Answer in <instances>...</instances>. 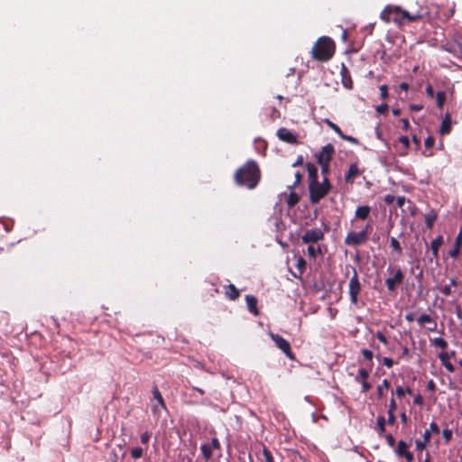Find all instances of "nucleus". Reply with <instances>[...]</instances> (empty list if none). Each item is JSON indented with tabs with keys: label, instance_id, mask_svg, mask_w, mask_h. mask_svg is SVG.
Here are the masks:
<instances>
[{
	"label": "nucleus",
	"instance_id": "1",
	"mask_svg": "<svg viewBox=\"0 0 462 462\" xmlns=\"http://www.w3.org/2000/svg\"><path fill=\"white\" fill-rule=\"evenodd\" d=\"M429 17V12L420 7L415 12L402 9L400 6L386 5L380 14V18L385 23H394L399 27L406 23H412Z\"/></svg>",
	"mask_w": 462,
	"mask_h": 462
},
{
	"label": "nucleus",
	"instance_id": "2",
	"mask_svg": "<svg viewBox=\"0 0 462 462\" xmlns=\"http://www.w3.org/2000/svg\"><path fill=\"white\" fill-rule=\"evenodd\" d=\"M234 180L239 186L246 187L249 189H254L261 180V171L254 160H247L245 163L238 168Z\"/></svg>",
	"mask_w": 462,
	"mask_h": 462
},
{
	"label": "nucleus",
	"instance_id": "3",
	"mask_svg": "<svg viewBox=\"0 0 462 462\" xmlns=\"http://www.w3.org/2000/svg\"><path fill=\"white\" fill-rule=\"evenodd\" d=\"M335 53V42L327 36H322L314 43L311 51L312 58L319 61L329 60Z\"/></svg>",
	"mask_w": 462,
	"mask_h": 462
},
{
	"label": "nucleus",
	"instance_id": "4",
	"mask_svg": "<svg viewBox=\"0 0 462 462\" xmlns=\"http://www.w3.org/2000/svg\"><path fill=\"white\" fill-rule=\"evenodd\" d=\"M331 189V184L328 177L323 178L320 183L319 180L309 183L310 201L311 204L319 203L325 198Z\"/></svg>",
	"mask_w": 462,
	"mask_h": 462
},
{
	"label": "nucleus",
	"instance_id": "5",
	"mask_svg": "<svg viewBox=\"0 0 462 462\" xmlns=\"http://www.w3.org/2000/svg\"><path fill=\"white\" fill-rule=\"evenodd\" d=\"M369 226V225H366L365 228L360 232H349L345 238V244L347 245L358 246L365 243L368 239Z\"/></svg>",
	"mask_w": 462,
	"mask_h": 462
},
{
	"label": "nucleus",
	"instance_id": "6",
	"mask_svg": "<svg viewBox=\"0 0 462 462\" xmlns=\"http://www.w3.org/2000/svg\"><path fill=\"white\" fill-rule=\"evenodd\" d=\"M348 288L350 301L352 304L356 305L361 292V283L356 268H353V276L350 278Z\"/></svg>",
	"mask_w": 462,
	"mask_h": 462
},
{
	"label": "nucleus",
	"instance_id": "7",
	"mask_svg": "<svg viewBox=\"0 0 462 462\" xmlns=\"http://www.w3.org/2000/svg\"><path fill=\"white\" fill-rule=\"evenodd\" d=\"M271 338L275 343V346L279 349H281L289 359H291V360L295 359V355L291 351V344L289 343L288 340H286L282 336H280L278 334H273V333L271 334Z\"/></svg>",
	"mask_w": 462,
	"mask_h": 462
},
{
	"label": "nucleus",
	"instance_id": "8",
	"mask_svg": "<svg viewBox=\"0 0 462 462\" xmlns=\"http://www.w3.org/2000/svg\"><path fill=\"white\" fill-rule=\"evenodd\" d=\"M324 239V232L320 228H312L305 231L301 236L303 244L314 245Z\"/></svg>",
	"mask_w": 462,
	"mask_h": 462
},
{
	"label": "nucleus",
	"instance_id": "9",
	"mask_svg": "<svg viewBox=\"0 0 462 462\" xmlns=\"http://www.w3.org/2000/svg\"><path fill=\"white\" fill-rule=\"evenodd\" d=\"M404 280V273L400 267L394 268V273L392 277L385 280L387 290L391 292L394 291L398 285L402 284Z\"/></svg>",
	"mask_w": 462,
	"mask_h": 462
},
{
	"label": "nucleus",
	"instance_id": "10",
	"mask_svg": "<svg viewBox=\"0 0 462 462\" xmlns=\"http://www.w3.org/2000/svg\"><path fill=\"white\" fill-rule=\"evenodd\" d=\"M335 153V148L331 143H328L321 148V150L316 154L317 162L319 164L330 163L333 155Z\"/></svg>",
	"mask_w": 462,
	"mask_h": 462
},
{
	"label": "nucleus",
	"instance_id": "11",
	"mask_svg": "<svg viewBox=\"0 0 462 462\" xmlns=\"http://www.w3.org/2000/svg\"><path fill=\"white\" fill-rule=\"evenodd\" d=\"M277 137L287 143L297 144V136L285 127H281L277 130Z\"/></svg>",
	"mask_w": 462,
	"mask_h": 462
},
{
	"label": "nucleus",
	"instance_id": "12",
	"mask_svg": "<svg viewBox=\"0 0 462 462\" xmlns=\"http://www.w3.org/2000/svg\"><path fill=\"white\" fill-rule=\"evenodd\" d=\"M408 448L409 446L405 441L400 440L397 444L395 453L399 457H404L407 462H412L413 454L408 450Z\"/></svg>",
	"mask_w": 462,
	"mask_h": 462
},
{
	"label": "nucleus",
	"instance_id": "13",
	"mask_svg": "<svg viewBox=\"0 0 462 462\" xmlns=\"http://www.w3.org/2000/svg\"><path fill=\"white\" fill-rule=\"evenodd\" d=\"M417 321L420 326H425L426 324H428L429 326L426 327V328L430 332L437 330V321L429 314H421L417 319Z\"/></svg>",
	"mask_w": 462,
	"mask_h": 462
},
{
	"label": "nucleus",
	"instance_id": "14",
	"mask_svg": "<svg viewBox=\"0 0 462 462\" xmlns=\"http://www.w3.org/2000/svg\"><path fill=\"white\" fill-rule=\"evenodd\" d=\"M361 174L362 171L359 170L358 164L356 162L352 163L345 175V180L347 183H353L355 179L360 176Z\"/></svg>",
	"mask_w": 462,
	"mask_h": 462
},
{
	"label": "nucleus",
	"instance_id": "15",
	"mask_svg": "<svg viewBox=\"0 0 462 462\" xmlns=\"http://www.w3.org/2000/svg\"><path fill=\"white\" fill-rule=\"evenodd\" d=\"M461 247H462V228L460 229L459 233L457 234V236L455 239L453 248L449 251L448 255L453 259H457L460 254Z\"/></svg>",
	"mask_w": 462,
	"mask_h": 462
},
{
	"label": "nucleus",
	"instance_id": "16",
	"mask_svg": "<svg viewBox=\"0 0 462 462\" xmlns=\"http://www.w3.org/2000/svg\"><path fill=\"white\" fill-rule=\"evenodd\" d=\"M224 290L226 297L230 300H236L240 297V291L234 284L225 285Z\"/></svg>",
	"mask_w": 462,
	"mask_h": 462
},
{
	"label": "nucleus",
	"instance_id": "17",
	"mask_svg": "<svg viewBox=\"0 0 462 462\" xmlns=\"http://www.w3.org/2000/svg\"><path fill=\"white\" fill-rule=\"evenodd\" d=\"M451 125H452L451 115L448 112H447L442 122H441V125L439 128V134L441 135L448 134L451 131Z\"/></svg>",
	"mask_w": 462,
	"mask_h": 462
},
{
	"label": "nucleus",
	"instance_id": "18",
	"mask_svg": "<svg viewBox=\"0 0 462 462\" xmlns=\"http://www.w3.org/2000/svg\"><path fill=\"white\" fill-rule=\"evenodd\" d=\"M245 301L247 304L248 310L253 313L254 315L257 316L259 314V310L257 308V299L256 297L253 295H246L245 296Z\"/></svg>",
	"mask_w": 462,
	"mask_h": 462
},
{
	"label": "nucleus",
	"instance_id": "19",
	"mask_svg": "<svg viewBox=\"0 0 462 462\" xmlns=\"http://www.w3.org/2000/svg\"><path fill=\"white\" fill-rule=\"evenodd\" d=\"M444 238L442 236H438L435 239H433L430 243V250L434 258L439 257V247L443 245Z\"/></svg>",
	"mask_w": 462,
	"mask_h": 462
},
{
	"label": "nucleus",
	"instance_id": "20",
	"mask_svg": "<svg viewBox=\"0 0 462 462\" xmlns=\"http://www.w3.org/2000/svg\"><path fill=\"white\" fill-rule=\"evenodd\" d=\"M371 212V208L367 205L359 206L355 212V217L360 220H365Z\"/></svg>",
	"mask_w": 462,
	"mask_h": 462
},
{
	"label": "nucleus",
	"instance_id": "21",
	"mask_svg": "<svg viewBox=\"0 0 462 462\" xmlns=\"http://www.w3.org/2000/svg\"><path fill=\"white\" fill-rule=\"evenodd\" d=\"M439 358L441 362V365L450 373L455 371V366L451 364L450 359H448V352L442 351L439 354Z\"/></svg>",
	"mask_w": 462,
	"mask_h": 462
},
{
	"label": "nucleus",
	"instance_id": "22",
	"mask_svg": "<svg viewBox=\"0 0 462 462\" xmlns=\"http://www.w3.org/2000/svg\"><path fill=\"white\" fill-rule=\"evenodd\" d=\"M448 52L462 57V42H455L443 47Z\"/></svg>",
	"mask_w": 462,
	"mask_h": 462
},
{
	"label": "nucleus",
	"instance_id": "23",
	"mask_svg": "<svg viewBox=\"0 0 462 462\" xmlns=\"http://www.w3.org/2000/svg\"><path fill=\"white\" fill-rule=\"evenodd\" d=\"M438 218V213L435 209H430L428 213L424 215L425 225L427 228L431 229L433 227L434 222Z\"/></svg>",
	"mask_w": 462,
	"mask_h": 462
},
{
	"label": "nucleus",
	"instance_id": "24",
	"mask_svg": "<svg viewBox=\"0 0 462 462\" xmlns=\"http://www.w3.org/2000/svg\"><path fill=\"white\" fill-rule=\"evenodd\" d=\"M307 171L309 174V180L310 182H315L318 181V169L317 167L310 162H308L306 164Z\"/></svg>",
	"mask_w": 462,
	"mask_h": 462
},
{
	"label": "nucleus",
	"instance_id": "25",
	"mask_svg": "<svg viewBox=\"0 0 462 462\" xmlns=\"http://www.w3.org/2000/svg\"><path fill=\"white\" fill-rule=\"evenodd\" d=\"M152 395L154 397V399L158 402L159 405L163 409V410H166L167 407H166V404H165V402H164V399L162 395V393H160L159 389L157 386H154L152 388Z\"/></svg>",
	"mask_w": 462,
	"mask_h": 462
},
{
	"label": "nucleus",
	"instance_id": "26",
	"mask_svg": "<svg viewBox=\"0 0 462 462\" xmlns=\"http://www.w3.org/2000/svg\"><path fill=\"white\" fill-rule=\"evenodd\" d=\"M430 343L431 345L439 347L442 350H446L448 346V342L442 337L430 338Z\"/></svg>",
	"mask_w": 462,
	"mask_h": 462
},
{
	"label": "nucleus",
	"instance_id": "27",
	"mask_svg": "<svg viewBox=\"0 0 462 462\" xmlns=\"http://www.w3.org/2000/svg\"><path fill=\"white\" fill-rule=\"evenodd\" d=\"M389 388H390V382L387 379H383L382 383L379 384L376 388L378 398L382 399L384 396L383 390H388Z\"/></svg>",
	"mask_w": 462,
	"mask_h": 462
},
{
	"label": "nucleus",
	"instance_id": "28",
	"mask_svg": "<svg viewBox=\"0 0 462 462\" xmlns=\"http://www.w3.org/2000/svg\"><path fill=\"white\" fill-rule=\"evenodd\" d=\"M342 74H343V78H342L343 86L348 89L352 88L353 82H352L351 77L349 75H347V76L346 75V74H348V71L345 66L343 67Z\"/></svg>",
	"mask_w": 462,
	"mask_h": 462
},
{
	"label": "nucleus",
	"instance_id": "29",
	"mask_svg": "<svg viewBox=\"0 0 462 462\" xmlns=\"http://www.w3.org/2000/svg\"><path fill=\"white\" fill-rule=\"evenodd\" d=\"M202 456L205 458V460H209L212 457V448L211 445L209 443L203 444L200 448Z\"/></svg>",
	"mask_w": 462,
	"mask_h": 462
},
{
	"label": "nucleus",
	"instance_id": "30",
	"mask_svg": "<svg viewBox=\"0 0 462 462\" xmlns=\"http://www.w3.org/2000/svg\"><path fill=\"white\" fill-rule=\"evenodd\" d=\"M385 424L386 420L383 416H378L376 426H377V431L380 436L385 433Z\"/></svg>",
	"mask_w": 462,
	"mask_h": 462
},
{
	"label": "nucleus",
	"instance_id": "31",
	"mask_svg": "<svg viewBox=\"0 0 462 462\" xmlns=\"http://www.w3.org/2000/svg\"><path fill=\"white\" fill-rule=\"evenodd\" d=\"M320 254H321V249H320L319 245H309L308 254L310 257L316 258Z\"/></svg>",
	"mask_w": 462,
	"mask_h": 462
},
{
	"label": "nucleus",
	"instance_id": "32",
	"mask_svg": "<svg viewBox=\"0 0 462 462\" xmlns=\"http://www.w3.org/2000/svg\"><path fill=\"white\" fill-rule=\"evenodd\" d=\"M369 377V371L365 368H360L358 370V374L356 377V382H364L367 381V378Z\"/></svg>",
	"mask_w": 462,
	"mask_h": 462
},
{
	"label": "nucleus",
	"instance_id": "33",
	"mask_svg": "<svg viewBox=\"0 0 462 462\" xmlns=\"http://www.w3.org/2000/svg\"><path fill=\"white\" fill-rule=\"evenodd\" d=\"M446 101V93L444 91H439L436 94V103L438 108L441 109Z\"/></svg>",
	"mask_w": 462,
	"mask_h": 462
},
{
	"label": "nucleus",
	"instance_id": "34",
	"mask_svg": "<svg viewBox=\"0 0 462 462\" xmlns=\"http://www.w3.org/2000/svg\"><path fill=\"white\" fill-rule=\"evenodd\" d=\"M300 201V197L295 192H291L288 199H287V204L290 208L294 207L298 202Z\"/></svg>",
	"mask_w": 462,
	"mask_h": 462
},
{
	"label": "nucleus",
	"instance_id": "35",
	"mask_svg": "<svg viewBox=\"0 0 462 462\" xmlns=\"http://www.w3.org/2000/svg\"><path fill=\"white\" fill-rule=\"evenodd\" d=\"M390 245L393 251H395L398 254H402V248L401 246L400 242L395 237H391Z\"/></svg>",
	"mask_w": 462,
	"mask_h": 462
},
{
	"label": "nucleus",
	"instance_id": "36",
	"mask_svg": "<svg viewBox=\"0 0 462 462\" xmlns=\"http://www.w3.org/2000/svg\"><path fill=\"white\" fill-rule=\"evenodd\" d=\"M324 123L329 127L331 128L339 137L341 136V134H343V132L341 131L340 127L336 125L335 123H333L331 120L329 119H325L324 120Z\"/></svg>",
	"mask_w": 462,
	"mask_h": 462
},
{
	"label": "nucleus",
	"instance_id": "37",
	"mask_svg": "<svg viewBox=\"0 0 462 462\" xmlns=\"http://www.w3.org/2000/svg\"><path fill=\"white\" fill-rule=\"evenodd\" d=\"M143 449L140 447L134 448L131 450V457L133 459L136 460L143 457Z\"/></svg>",
	"mask_w": 462,
	"mask_h": 462
},
{
	"label": "nucleus",
	"instance_id": "38",
	"mask_svg": "<svg viewBox=\"0 0 462 462\" xmlns=\"http://www.w3.org/2000/svg\"><path fill=\"white\" fill-rule=\"evenodd\" d=\"M306 265H307V263H306L305 259H303L302 257H299L297 259L296 267L300 271V274L303 273V272H304V270L306 268Z\"/></svg>",
	"mask_w": 462,
	"mask_h": 462
},
{
	"label": "nucleus",
	"instance_id": "39",
	"mask_svg": "<svg viewBox=\"0 0 462 462\" xmlns=\"http://www.w3.org/2000/svg\"><path fill=\"white\" fill-rule=\"evenodd\" d=\"M263 456L264 457L265 462H273V455L266 447H263Z\"/></svg>",
	"mask_w": 462,
	"mask_h": 462
},
{
	"label": "nucleus",
	"instance_id": "40",
	"mask_svg": "<svg viewBox=\"0 0 462 462\" xmlns=\"http://www.w3.org/2000/svg\"><path fill=\"white\" fill-rule=\"evenodd\" d=\"M340 138L342 140H345V141H347L353 144H358L359 143V141L356 138V137H353L351 135H346L345 134H342Z\"/></svg>",
	"mask_w": 462,
	"mask_h": 462
},
{
	"label": "nucleus",
	"instance_id": "41",
	"mask_svg": "<svg viewBox=\"0 0 462 462\" xmlns=\"http://www.w3.org/2000/svg\"><path fill=\"white\" fill-rule=\"evenodd\" d=\"M380 89V97L382 99H386L389 96L388 94V86L387 85H382L379 88Z\"/></svg>",
	"mask_w": 462,
	"mask_h": 462
},
{
	"label": "nucleus",
	"instance_id": "42",
	"mask_svg": "<svg viewBox=\"0 0 462 462\" xmlns=\"http://www.w3.org/2000/svg\"><path fill=\"white\" fill-rule=\"evenodd\" d=\"M435 139L433 136L430 135L425 139L424 145L427 149H430L434 146Z\"/></svg>",
	"mask_w": 462,
	"mask_h": 462
},
{
	"label": "nucleus",
	"instance_id": "43",
	"mask_svg": "<svg viewBox=\"0 0 462 462\" xmlns=\"http://www.w3.org/2000/svg\"><path fill=\"white\" fill-rule=\"evenodd\" d=\"M321 168V174L323 177H328V174L329 173L330 170V163H325V164H319Z\"/></svg>",
	"mask_w": 462,
	"mask_h": 462
},
{
	"label": "nucleus",
	"instance_id": "44",
	"mask_svg": "<svg viewBox=\"0 0 462 462\" xmlns=\"http://www.w3.org/2000/svg\"><path fill=\"white\" fill-rule=\"evenodd\" d=\"M388 109H389V106L386 103L379 105L375 108L376 112L380 115L386 113L388 111Z\"/></svg>",
	"mask_w": 462,
	"mask_h": 462
},
{
	"label": "nucleus",
	"instance_id": "45",
	"mask_svg": "<svg viewBox=\"0 0 462 462\" xmlns=\"http://www.w3.org/2000/svg\"><path fill=\"white\" fill-rule=\"evenodd\" d=\"M399 143L402 144L404 150H407L410 146V140L408 136H401L399 138Z\"/></svg>",
	"mask_w": 462,
	"mask_h": 462
},
{
	"label": "nucleus",
	"instance_id": "46",
	"mask_svg": "<svg viewBox=\"0 0 462 462\" xmlns=\"http://www.w3.org/2000/svg\"><path fill=\"white\" fill-rule=\"evenodd\" d=\"M301 180H302V174L300 171H297L295 173V181L291 186H290V188L294 189L295 187H297L300 183Z\"/></svg>",
	"mask_w": 462,
	"mask_h": 462
},
{
	"label": "nucleus",
	"instance_id": "47",
	"mask_svg": "<svg viewBox=\"0 0 462 462\" xmlns=\"http://www.w3.org/2000/svg\"><path fill=\"white\" fill-rule=\"evenodd\" d=\"M411 354L409 350V348L407 346H402V358H405L407 360H410L411 358Z\"/></svg>",
	"mask_w": 462,
	"mask_h": 462
},
{
	"label": "nucleus",
	"instance_id": "48",
	"mask_svg": "<svg viewBox=\"0 0 462 462\" xmlns=\"http://www.w3.org/2000/svg\"><path fill=\"white\" fill-rule=\"evenodd\" d=\"M442 436L445 439L446 442H449L452 439V431L451 430L446 429L442 431Z\"/></svg>",
	"mask_w": 462,
	"mask_h": 462
},
{
	"label": "nucleus",
	"instance_id": "49",
	"mask_svg": "<svg viewBox=\"0 0 462 462\" xmlns=\"http://www.w3.org/2000/svg\"><path fill=\"white\" fill-rule=\"evenodd\" d=\"M362 355L366 359V360H369V361H372L373 357H374V354L371 350L369 349H363L362 350Z\"/></svg>",
	"mask_w": 462,
	"mask_h": 462
},
{
	"label": "nucleus",
	"instance_id": "50",
	"mask_svg": "<svg viewBox=\"0 0 462 462\" xmlns=\"http://www.w3.org/2000/svg\"><path fill=\"white\" fill-rule=\"evenodd\" d=\"M385 439H386L387 444L391 448H393L395 446V439L392 434L385 435Z\"/></svg>",
	"mask_w": 462,
	"mask_h": 462
},
{
	"label": "nucleus",
	"instance_id": "51",
	"mask_svg": "<svg viewBox=\"0 0 462 462\" xmlns=\"http://www.w3.org/2000/svg\"><path fill=\"white\" fill-rule=\"evenodd\" d=\"M439 291L445 296H449L452 293L450 285H445L441 287Z\"/></svg>",
	"mask_w": 462,
	"mask_h": 462
},
{
	"label": "nucleus",
	"instance_id": "52",
	"mask_svg": "<svg viewBox=\"0 0 462 462\" xmlns=\"http://www.w3.org/2000/svg\"><path fill=\"white\" fill-rule=\"evenodd\" d=\"M415 446H416L417 450H420L421 451V450H423L426 448L427 443L425 441H423V440L417 439L415 441Z\"/></svg>",
	"mask_w": 462,
	"mask_h": 462
},
{
	"label": "nucleus",
	"instance_id": "53",
	"mask_svg": "<svg viewBox=\"0 0 462 462\" xmlns=\"http://www.w3.org/2000/svg\"><path fill=\"white\" fill-rule=\"evenodd\" d=\"M388 413V419H387V423L389 425H393L396 421V418H395V415H394V412H391V411H387Z\"/></svg>",
	"mask_w": 462,
	"mask_h": 462
},
{
	"label": "nucleus",
	"instance_id": "54",
	"mask_svg": "<svg viewBox=\"0 0 462 462\" xmlns=\"http://www.w3.org/2000/svg\"><path fill=\"white\" fill-rule=\"evenodd\" d=\"M383 364L388 367V368H391L393 367V364H394V361L390 358V357H383Z\"/></svg>",
	"mask_w": 462,
	"mask_h": 462
},
{
	"label": "nucleus",
	"instance_id": "55",
	"mask_svg": "<svg viewBox=\"0 0 462 462\" xmlns=\"http://www.w3.org/2000/svg\"><path fill=\"white\" fill-rule=\"evenodd\" d=\"M413 402L414 404L416 405H423L424 404V399L423 397L420 395V394H417L415 397H414V400H413Z\"/></svg>",
	"mask_w": 462,
	"mask_h": 462
},
{
	"label": "nucleus",
	"instance_id": "56",
	"mask_svg": "<svg viewBox=\"0 0 462 462\" xmlns=\"http://www.w3.org/2000/svg\"><path fill=\"white\" fill-rule=\"evenodd\" d=\"M151 435L147 431H145L141 435V442L143 444H148Z\"/></svg>",
	"mask_w": 462,
	"mask_h": 462
},
{
	"label": "nucleus",
	"instance_id": "57",
	"mask_svg": "<svg viewBox=\"0 0 462 462\" xmlns=\"http://www.w3.org/2000/svg\"><path fill=\"white\" fill-rule=\"evenodd\" d=\"M430 431L433 432L435 434H439V426H438V424L436 422L432 421L430 424Z\"/></svg>",
	"mask_w": 462,
	"mask_h": 462
},
{
	"label": "nucleus",
	"instance_id": "58",
	"mask_svg": "<svg viewBox=\"0 0 462 462\" xmlns=\"http://www.w3.org/2000/svg\"><path fill=\"white\" fill-rule=\"evenodd\" d=\"M396 409H397V403H396L394 398H392L390 400L388 411L394 412L396 411Z\"/></svg>",
	"mask_w": 462,
	"mask_h": 462
},
{
	"label": "nucleus",
	"instance_id": "59",
	"mask_svg": "<svg viewBox=\"0 0 462 462\" xmlns=\"http://www.w3.org/2000/svg\"><path fill=\"white\" fill-rule=\"evenodd\" d=\"M209 445H211L212 449H220V443L217 438H213Z\"/></svg>",
	"mask_w": 462,
	"mask_h": 462
},
{
	"label": "nucleus",
	"instance_id": "60",
	"mask_svg": "<svg viewBox=\"0 0 462 462\" xmlns=\"http://www.w3.org/2000/svg\"><path fill=\"white\" fill-rule=\"evenodd\" d=\"M376 338L384 345L388 343L387 337L382 332L376 333Z\"/></svg>",
	"mask_w": 462,
	"mask_h": 462
},
{
	"label": "nucleus",
	"instance_id": "61",
	"mask_svg": "<svg viewBox=\"0 0 462 462\" xmlns=\"http://www.w3.org/2000/svg\"><path fill=\"white\" fill-rule=\"evenodd\" d=\"M383 200L386 204L390 205L395 201V197L392 194H387L384 196Z\"/></svg>",
	"mask_w": 462,
	"mask_h": 462
},
{
	"label": "nucleus",
	"instance_id": "62",
	"mask_svg": "<svg viewBox=\"0 0 462 462\" xmlns=\"http://www.w3.org/2000/svg\"><path fill=\"white\" fill-rule=\"evenodd\" d=\"M426 388L430 392H435V390H436V383H435V382L432 379H430L428 382Z\"/></svg>",
	"mask_w": 462,
	"mask_h": 462
},
{
	"label": "nucleus",
	"instance_id": "63",
	"mask_svg": "<svg viewBox=\"0 0 462 462\" xmlns=\"http://www.w3.org/2000/svg\"><path fill=\"white\" fill-rule=\"evenodd\" d=\"M362 383V392L366 393L372 388V384L367 381L361 382Z\"/></svg>",
	"mask_w": 462,
	"mask_h": 462
},
{
	"label": "nucleus",
	"instance_id": "64",
	"mask_svg": "<svg viewBox=\"0 0 462 462\" xmlns=\"http://www.w3.org/2000/svg\"><path fill=\"white\" fill-rule=\"evenodd\" d=\"M395 200H396V205L398 208H402L406 202L405 197L395 198Z\"/></svg>",
	"mask_w": 462,
	"mask_h": 462
}]
</instances>
